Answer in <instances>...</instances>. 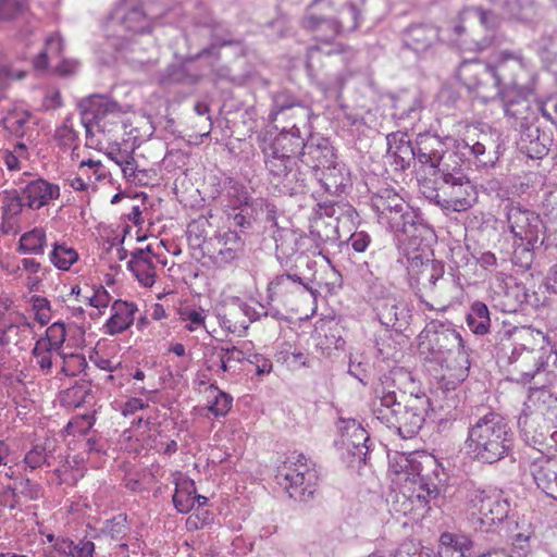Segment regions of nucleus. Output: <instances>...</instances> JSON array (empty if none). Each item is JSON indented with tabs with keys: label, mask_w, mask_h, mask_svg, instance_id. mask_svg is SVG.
<instances>
[{
	"label": "nucleus",
	"mask_w": 557,
	"mask_h": 557,
	"mask_svg": "<svg viewBox=\"0 0 557 557\" xmlns=\"http://www.w3.org/2000/svg\"><path fill=\"white\" fill-rule=\"evenodd\" d=\"M527 76V64L519 51H500L495 66L479 60H465L458 69V77L462 84L483 101L500 95V83L525 99L531 92L522 84Z\"/></svg>",
	"instance_id": "obj_1"
},
{
	"label": "nucleus",
	"mask_w": 557,
	"mask_h": 557,
	"mask_svg": "<svg viewBox=\"0 0 557 557\" xmlns=\"http://www.w3.org/2000/svg\"><path fill=\"white\" fill-rule=\"evenodd\" d=\"M358 17V11L349 0H314L301 20V26L319 42L309 48L308 59L313 60L318 53L344 52V46L332 44V40L344 32L356 29Z\"/></svg>",
	"instance_id": "obj_2"
},
{
	"label": "nucleus",
	"mask_w": 557,
	"mask_h": 557,
	"mask_svg": "<svg viewBox=\"0 0 557 557\" xmlns=\"http://www.w3.org/2000/svg\"><path fill=\"white\" fill-rule=\"evenodd\" d=\"M419 352L426 360L435 361L454 372L458 381L468 376L470 369V350L458 331L433 320L426 324L418 336Z\"/></svg>",
	"instance_id": "obj_3"
},
{
	"label": "nucleus",
	"mask_w": 557,
	"mask_h": 557,
	"mask_svg": "<svg viewBox=\"0 0 557 557\" xmlns=\"http://www.w3.org/2000/svg\"><path fill=\"white\" fill-rule=\"evenodd\" d=\"M512 446V432L505 418L490 411L470 423L466 447L474 460L495 463L504 459Z\"/></svg>",
	"instance_id": "obj_4"
},
{
	"label": "nucleus",
	"mask_w": 557,
	"mask_h": 557,
	"mask_svg": "<svg viewBox=\"0 0 557 557\" xmlns=\"http://www.w3.org/2000/svg\"><path fill=\"white\" fill-rule=\"evenodd\" d=\"M545 381L541 386L529 389L518 426L525 443L532 446L547 442L550 424L557 419V397L548 389Z\"/></svg>",
	"instance_id": "obj_5"
},
{
	"label": "nucleus",
	"mask_w": 557,
	"mask_h": 557,
	"mask_svg": "<svg viewBox=\"0 0 557 557\" xmlns=\"http://www.w3.org/2000/svg\"><path fill=\"white\" fill-rule=\"evenodd\" d=\"M408 261L410 280L416 282L418 286L417 295L428 309L433 310L434 306L422 299L424 294L440 304H446L453 299V292L456 286L451 278L444 276L442 263L433 259H424L418 253L408 257Z\"/></svg>",
	"instance_id": "obj_6"
},
{
	"label": "nucleus",
	"mask_w": 557,
	"mask_h": 557,
	"mask_svg": "<svg viewBox=\"0 0 557 557\" xmlns=\"http://www.w3.org/2000/svg\"><path fill=\"white\" fill-rule=\"evenodd\" d=\"M440 184L435 201L444 210L462 212L476 201V190L463 169V160L457 164L445 163L440 168Z\"/></svg>",
	"instance_id": "obj_7"
},
{
	"label": "nucleus",
	"mask_w": 557,
	"mask_h": 557,
	"mask_svg": "<svg viewBox=\"0 0 557 557\" xmlns=\"http://www.w3.org/2000/svg\"><path fill=\"white\" fill-rule=\"evenodd\" d=\"M79 108L89 147L101 144L98 134L111 133L112 126L122 123V115L125 113L116 101L100 95L82 100Z\"/></svg>",
	"instance_id": "obj_8"
},
{
	"label": "nucleus",
	"mask_w": 557,
	"mask_h": 557,
	"mask_svg": "<svg viewBox=\"0 0 557 557\" xmlns=\"http://www.w3.org/2000/svg\"><path fill=\"white\" fill-rule=\"evenodd\" d=\"M372 207L380 223L385 224L391 231L409 238L421 236L424 225L416 221L417 216L408 203L392 189H383L373 197Z\"/></svg>",
	"instance_id": "obj_9"
},
{
	"label": "nucleus",
	"mask_w": 557,
	"mask_h": 557,
	"mask_svg": "<svg viewBox=\"0 0 557 557\" xmlns=\"http://www.w3.org/2000/svg\"><path fill=\"white\" fill-rule=\"evenodd\" d=\"M275 478L289 497L298 502H308L313 497L319 480L314 465L304 455L287 458L278 467Z\"/></svg>",
	"instance_id": "obj_10"
},
{
	"label": "nucleus",
	"mask_w": 557,
	"mask_h": 557,
	"mask_svg": "<svg viewBox=\"0 0 557 557\" xmlns=\"http://www.w3.org/2000/svg\"><path fill=\"white\" fill-rule=\"evenodd\" d=\"M557 352L553 349L541 351L534 350H522L517 355L513 354L511 360L510 373L512 380L518 383L527 384L532 380H536L535 384L541 383L540 376L546 375V382L552 384L555 380V371L550 370V366H556Z\"/></svg>",
	"instance_id": "obj_11"
},
{
	"label": "nucleus",
	"mask_w": 557,
	"mask_h": 557,
	"mask_svg": "<svg viewBox=\"0 0 557 557\" xmlns=\"http://www.w3.org/2000/svg\"><path fill=\"white\" fill-rule=\"evenodd\" d=\"M506 219L515 238L525 245L522 252L531 260V250L535 248L542 232V220L537 213L522 208L519 203H509L506 207Z\"/></svg>",
	"instance_id": "obj_12"
},
{
	"label": "nucleus",
	"mask_w": 557,
	"mask_h": 557,
	"mask_svg": "<svg viewBox=\"0 0 557 557\" xmlns=\"http://www.w3.org/2000/svg\"><path fill=\"white\" fill-rule=\"evenodd\" d=\"M416 159L434 169L433 175L440 176V168L449 162L457 164L463 159L454 152V138L441 139L437 135L420 134L416 141Z\"/></svg>",
	"instance_id": "obj_13"
},
{
	"label": "nucleus",
	"mask_w": 557,
	"mask_h": 557,
	"mask_svg": "<svg viewBox=\"0 0 557 557\" xmlns=\"http://www.w3.org/2000/svg\"><path fill=\"white\" fill-rule=\"evenodd\" d=\"M311 115L310 107L287 92H280L274 97L270 119L276 127L287 125V129L308 133Z\"/></svg>",
	"instance_id": "obj_14"
},
{
	"label": "nucleus",
	"mask_w": 557,
	"mask_h": 557,
	"mask_svg": "<svg viewBox=\"0 0 557 557\" xmlns=\"http://www.w3.org/2000/svg\"><path fill=\"white\" fill-rule=\"evenodd\" d=\"M471 515L482 531L502 522L509 512V503L497 493L474 490L470 495Z\"/></svg>",
	"instance_id": "obj_15"
},
{
	"label": "nucleus",
	"mask_w": 557,
	"mask_h": 557,
	"mask_svg": "<svg viewBox=\"0 0 557 557\" xmlns=\"http://www.w3.org/2000/svg\"><path fill=\"white\" fill-rule=\"evenodd\" d=\"M108 29L119 38H126V33L149 30L150 22L137 0H122L110 15Z\"/></svg>",
	"instance_id": "obj_16"
},
{
	"label": "nucleus",
	"mask_w": 557,
	"mask_h": 557,
	"mask_svg": "<svg viewBox=\"0 0 557 557\" xmlns=\"http://www.w3.org/2000/svg\"><path fill=\"white\" fill-rule=\"evenodd\" d=\"M396 372L385 375L375 387V396L372 400V412L374 417L387 428L396 424L397 416L403 405L404 393L398 394L394 388Z\"/></svg>",
	"instance_id": "obj_17"
},
{
	"label": "nucleus",
	"mask_w": 557,
	"mask_h": 557,
	"mask_svg": "<svg viewBox=\"0 0 557 557\" xmlns=\"http://www.w3.org/2000/svg\"><path fill=\"white\" fill-rule=\"evenodd\" d=\"M370 293L376 299L374 310L382 325L397 329L408 323L406 305L391 295L381 283L374 282L370 286Z\"/></svg>",
	"instance_id": "obj_18"
},
{
	"label": "nucleus",
	"mask_w": 557,
	"mask_h": 557,
	"mask_svg": "<svg viewBox=\"0 0 557 557\" xmlns=\"http://www.w3.org/2000/svg\"><path fill=\"white\" fill-rule=\"evenodd\" d=\"M8 133L15 137L21 153L34 149L39 136L37 121L28 111L15 109L9 112L2 120Z\"/></svg>",
	"instance_id": "obj_19"
},
{
	"label": "nucleus",
	"mask_w": 557,
	"mask_h": 557,
	"mask_svg": "<svg viewBox=\"0 0 557 557\" xmlns=\"http://www.w3.org/2000/svg\"><path fill=\"white\" fill-rule=\"evenodd\" d=\"M475 16L478 24L472 28L470 35L461 39L459 45L465 50L484 51L496 45L498 21L494 14L482 9L475 10Z\"/></svg>",
	"instance_id": "obj_20"
},
{
	"label": "nucleus",
	"mask_w": 557,
	"mask_h": 557,
	"mask_svg": "<svg viewBox=\"0 0 557 557\" xmlns=\"http://www.w3.org/2000/svg\"><path fill=\"white\" fill-rule=\"evenodd\" d=\"M428 403L426 398L414 397L408 404L401 405L393 429H396L403 438H411L419 433L425 421Z\"/></svg>",
	"instance_id": "obj_21"
},
{
	"label": "nucleus",
	"mask_w": 557,
	"mask_h": 557,
	"mask_svg": "<svg viewBox=\"0 0 557 557\" xmlns=\"http://www.w3.org/2000/svg\"><path fill=\"white\" fill-rule=\"evenodd\" d=\"M212 259L219 267H225L237 260L244 252L245 240L235 231H225L215 236Z\"/></svg>",
	"instance_id": "obj_22"
},
{
	"label": "nucleus",
	"mask_w": 557,
	"mask_h": 557,
	"mask_svg": "<svg viewBox=\"0 0 557 557\" xmlns=\"http://www.w3.org/2000/svg\"><path fill=\"white\" fill-rule=\"evenodd\" d=\"M272 300L277 299L285 304H294L298 298L305 297L310 288L301 277L290 274L277 275L268 286Z\"/></svg>",
	"instance_id": "obj_23"
},
{
	"label": "nucleus",
	"mask_w": 557,
	"mask_h": 557,
	"mask_svg": "<svg viewBox=\"0 0 557 557\" xmlns=\"http://www.w3.org/2000/svg\"><path fill=\"white\" fill-rule=\"evenodd\" d=\"M301 158L304 163L311 165L317 171H322L335 162L334 149L329 139L323 137H311L306 141Z\"/></svg>",
	"instance_id": "obj_24"
},
{
	"label": "nucleus",
	"mask_w": 557,
	"mask_h": 557,
	"mask_svg": "<svg viewBox=\"0 0 557 557\" xmlns=\"http://www.w3.org/2000/svg\"><path fill=\"white\" fill-rule=\"evenodd\" d=\"M25 203L30 209H40L50 200L57 199L60 195V188L42 178H35L28 182L22 188Z\"/></svg>",
	"instance_id": "obj_25"
},
{
	"label": "nucleus",
	"mask_w": 557,
	"mask_h": 557,
	"mask_svg": "<svg viewBox=\"0 0 557 557\" xmlns=\"http://www.w3.org/2000/svg\"><path fill=\"white\" fill-rule=\"evenodd\" d=\"M530 471L537 487L557 500V459L536 460Z\"/></svg>",
	"instance_id": "obj_26"
},
{
	"label": "nucleus",
	"mask_w": 557,
	"mask_h": 557,
	"mask_svg": "<svg viewBox=\"0 0 557 557\" xmlns=\"http://www.w3.org/2000/svg\"><path fill=\"white\" fill-rule=\"evenodd\" d=\"M387 154L393 159L397 169H407L416 159L414 147L411 146L408 134L396 132L387 135Z\"/></svg>",
	"instance_id": "obj_27"
},
{
	"label": "nucleus",
	"mask_w": 557,
	"mask_h": 557,
	"mask_svg": "<svg viewBox=\"0 0 557 557\" xmlns=\"http://www.w3.org/2000/svg\"><path fill=\"white\" fill-rule=\"evenodd\" d=\"M341 430L343 446L354 457L359 460L364 459L369 450L367 446V442L369 441L367 431L356 420L345 422V426H341Z\"/></svg>",
	"instance_id": "obj_28"
},
{
	"label": "nucleus",
	"mask_w": 557,
	"mask_h": 557,
	"mask_svg": "<svg viewBox=\"0 0 557 557\" xmlns=\"http://www.w3.org/2000/svg\"><path fill=\"white\" fill-rule=\"evenodd\" d=\"M33 327L24 314H10L8 322L0 325V346L18 345L33 333Z\"/></svg>",
	"instance_id": "obj_29"
},
{
	"label": "nucleus",
	"mask_w": 557,
	"mask_h": 557,
	"mask_svg": "<svg viewBox=\"0 0 557 557\" xmlns=\"http://www.w3.org/2000/svg\"><path fill=\"white\" fill-rule=\"evenodd\" d=\"M438 39V32L432 25L410 26L404 34V44L417 53L426 51Z\"/></svg>",
	"instance_id": "obj_30"
},
{
	"label": "nucleus",
	"mask_w": 557,
	"mask_h": 557,
	"mask_svg": "<svg viewBox=\"0 0 557 557\" xmlns=\"http://www.w3.org/2000/svg\"><path fill=\"white\" fill-rule=\"evenodd\" d=\"M112 315L106 323V333L119 334L128 329L134 321V313L137 310L132 302L116 300L112 305Z\"/></svg>",
	"instance_id": "obj_31"
},
{
	"label": "nucleus",
	"mask_w": 557,
	"mask_h": 557,
	"mask_svg": "<svg viewBox=\"0 0 557 557\" xmlns=\"http://www.w3.org/2000/svg\"><path fill=\"white\" fill-rule=\"evenodd\" d=\"M409 483L412 487L405 485L404 488H407L413 503H417L420 507H425L430 503L435 502L441 494L438 486L422 473L413 478Z\"/></svg>",
	"instance_id": "obj_32"
},
{
	"label": "nucleus",
	"mask_w": 557,
	"mask_h": 557,
	"mask_svg": "<svg viewBox=\"0 0 557 557\" xmlns=\"http://www.w3.org/2000/svg\"><path fill=\"white\" fill-rule=\"evenodd\" d=\"M472 542L462 534L445 532L440 537L441 557H467L471 553Z\"/></svg>",
	"instance_id": "obj_33"
},
{
	"label": "nucleus",
	"mask_w": 557,
	"mask_h": 557,
	"mask_svg": "<svg viewBox=\"0 0 557 557\" xmlns=\"http://www.w3.org/2000/svg\"><path fill=\"white\" fill-rule=\"evenodd\" d=\"M487 136L482 135L480 139L474 140L468 136L465 139H454V152L466 160L467 154H472L482 165L492 164L493 160L484 157L486 151Z\"/></svg>",
	"instance_id": "obj_34"
},
{
	"label": "nucleus",
	"mask_w": 557,
	"mask_h": 557,
	"mask_svg": "<svg viewBox=\"0 0 557 557\" xmlns=\"http://www.w3.org/2000/svg\"><path fill=\"white\" fill-rule=\"evenodd\" d=\"M282 152L286 153L295 160V157L304 151L306 143L302 137V132L295 129H287V125H283L281 133L272 140Z\"/></svg>",
	"instance_id": "obj_35"
},
{
	"label": "nucleus",
	"mask_w": 557,
	"mask_h": 557,
	"mask_svg": "<svg viewBox=\"0 0 557 557\" xmlns=\"http://www.w3.org/2000/svg\"><path fill=\"white\" fill-rule=\"evenodd\" d=\"M466 321L472 333L476 335L486 334L491 326V318L487 306L481 301L473 302L467 314Z\"/></svg>",
	"instance_id": "obj_36"
},
{
	"label": "nucleus",
	"mask_w": 557,
	"mask_h": 557,
	"mask_svg": "<svg viewBox=\"0 0 557 557\" xmlns=\"http://www.w3.org/2000/svg\"><path fill=\"white\" fill-rule=\"evenodd\" d=\"M267 170L269 173L277 180V183H284L285 186L292 187V183L297 178V173L294 171L296 164L292 157L281 158L277 161H269Z\"/></svg>",
	"instance_id": "obj_37"
},
{
	"label": "nucleus",
	"mask_w": 557,
	"mask_h": 557,
	"mask_svg": "<svg viewBox=\"0 0 557 557\" xmlns=\"http://www.w3.org/2000/svg\"><path fill=\"white\" fill-rule=\"evenodd\" d=\"M46 247V232L35 227L20 237L17 250L26 255H44Z\"/></svg>",
	"instance_id": "obj_38"
},
{
	"label": "nucleus",
	"mask_w": 557,
	"mask_h": 557,
	"mask_svg": "<svg viewBox=\"0 0 557 557\" xmlns=\"http://www.w3.org/2000/svg\"><path fill=\"white\" fill-rule=\"evenodd\" d=\"M196 487L194 481L184 480L176 484L173 504L180 512H188L195 505Z\"/></svg>",
	"instance_id": "obj_39"
},
{
	"label": "nucleus",
	"mask_w": 557,
	"mask_h": 557,
	"mask_svg": "<svg viewBox=\"0 0 557 557\" xmlns=\"http://www.w3.org/2000/svg\"><path fill=\"white\" fill-rule=\"evenodd\" d=\"M49 259L59 270L67 271L78 260V253L65 244H54Z\"/></svg>",
	"instance_id": "obj_40"
},
{
	"label": "nucleus",
	"mask_w": 557,
	"mask_h": 557,
	"mask_svg": "<svg viewBox=\"0 0 557 557\" xmlns=\"http://www.w3.org/2000/svg\"><path fill=\"white\" fill-rule=\"evenodd\" d=\"M394 472L398 475L399 481L411 482L413 478L419 475L423 468L421 462L406 455H400L392 465Z\"/></svg>",
	"instance_id": "obj_41"
},
{
	"label": "nucleus",
	"mask_w": 557,
	"mask_h": 557,
	"mask_svg": "<svg viewBox=\"0 0 557 557\" xmlns=\"http://www.w3.org/2000/svg\"><path fill=\"white\" fill-rule=\"evenodd\" d=\"M52 442L48 441L45 444H36L25 456L24 462L32 470L42 467L44 465L51 466L52 457Z\"/></svg>",
	"instance_id": "obj_42"
},
{
	"label": "nucleus",
	"mask_w": 557,
	"mask_h": 557,
	"mask_svg": "<svg viewBox=\"0 0 557 557\" xmlns=\"http://www.w3.org/2000/svg\"><path fill=\"white\" fill-rule=\"evenodd\" d=\"M388 510L392 515L406 516L413 510L414 503L410 495L404 492L393 491L388 494Z\"/></svg>",
	"instance_id": "obj_43"
},
{
	"label": "nucleus",
	"mask_w": 557,
	"mask_h": 557,
	"mask_svg": "<svg viewBox=\"0 0 557 557\" xmlns=\"http://www.w3.org/2000/svg\"><path fill=\"white\" fill-rule=\"evenodd\" d=\"M63 49L62 39L58 35H52L46 40V48L41 51L34 60V66L37 70H46L48 65V59L53 57H60Z\"/></svg>",
	"instance_id": "obj_44"
},
{
	"label": "nucleus",
	"mask_w": 557,
	"mask_h": 557,
	"mask_svg": "<svg viewBox=\"0 0 557 557\" xmlns=\"http://www.w3.org/2000/svg\"><path fill=\"white\" fill-rule=\"evenodd\" d=\"M128 267L137 280L146 287L154 284L156 268L151 261H128Z\"/></svg>",
	"instance_id": "obj_45"
},
{
	"label": "nucleus",
	"mask_w": 557,
	"mask_h": 557,
	"mask_svg": "<svg viewBox=\"0 0 557 557\" xmlns=\"http://www.w3.org/2000/svg\"><path fill=\"white\" fill-rule=\"evenodd\" d=\"M320 182L326 191H337L341 186L344 185V174L341 168H337L336 163L321 171Z\"/></svg>",
	"instance_id": "obj_46"
},
{
	"label": "nucleus",
	"mask_w": 557,
	"mask_h": 557,
	"mask_svg": "<svg viewBox=\"0 0 557 557\" xmlns=\"http://www.w3.org/2000/svg\"><path fill=\"white\" fill-rule=\"evenodd\" d=\"M52 351L54 350L47 347L46 342H36L32 352L36 364L46 374L52 369Z\"/></svg>",
	"instance_id": "obj_47"
},
{
	"label": "nucleus",
	"mask_w": 557,
	"mask_h": 557,
	"mask_svg": "<svg viewBox=\"0 0 557 557\" xmlns=\"http://www.w3.org/2000/svg\"><path fill=\"white\" fill-rule=\"evenodd\" d=\"M65 327L62 323H53L46 330V337L37 342H46V346L54 351L59 350L65 341Z\"/></svg>",
	"instance_id": "obj_48"
},
{
	"label": "nucleus",
	"mask_w": 557,
	"mask_h": 557,
	"mask_svg": "<svg viewBox=\"0 0 557 557\" xmlns=\"http://www.w3.org/2000/svg\"><path fill=\"white\" fill-rule=\"evenodd\" d=\"M26 8V0H0V18L8 21L16 18Z\"/></svg>",
	"instance_id": "obj_49"
},
{
	"label": "nucleus",
	"mask_w": 557,
	"mask_h": 557,
	"mask_svg": "<svg viewBox=\"0 0 557 557\" xmlns=\"http://www.w3.org/2000/svg\"><path fill=\"white\" fill-rule=\"evenodd\" d=\"M23 206H26L23 195H18L16 191L7 194L2 206L3 215L7 218H13L22 212Z\"/></svg>",
	"instance_id": "obj_50"
},
{
	"label": "nucleus",
	"mask_w": 557,
	"mask_h": 557,
	"mask_svg": "<svg viewBox=\"0 0 557 557\" xmlns=\"http://www.w3.org/2000/svg\"><path fill=\"white\" fill-rule=\"evenodd\" d=\"M180 319L186 322L185 329L193 332L205 325L206 315L202 310L185 308L180 311Z\"/></svg>",
	"instance_id": "obj_51"
},
{
	"label": "nucleus",
	"mask_w": 557,
	"mask_h": 557,
	"mask_svg": "<svg viewBox=\"0 0 557 557\" xmlns=\"http://www.w3.org/2000/svg\"><path fill=\"white\" fill-rule=\"evenodd\" d=\"M345 83L346 76L343 73H339L333 76H327L324 81L320 82L319 85L326 96L338 97Z\"/></svg>",
	"instance_id": "obj_52"
},
{
	"label": "nucleus",
	"mask_w": 557,
	"mask_h": 557,
	"mask_svg": "<svg viewBox=\"0 0 557 557\" xmlns=\"http://www.w3.org/2000/svg\"><path fill=\"white\" fill-rule=\"evenodd\" d=\"M32 307L36 313V320L45 325L50 321V302L47 298L41 296L32 297Z\"/></svg>",
	"instance_id": "obj_53"
},
{
	"label": "nucleus",
	"mask_w": 557,
	"mask_h": 557,
	"mask_svg": "<svg viewBox=\"0 0 557 557\" xmlns=\"http://www.w3.org/2000/svg\"><path fill=\"white\" fill-rule=\"evenodd\" d=\"M85 366V358L78 354H71L63 358L62 372L67 376H74Z\"/></svg>",
	"instance_id": "obj_54"
},
{
	"label": "nucleus",
	"mask_w": 557,
	"mask_h": 557,
	"mask_svg": "<svg viewBox=\"0 0 557 557\" xmlns=\"http://www.w3.org/2000/svg\"><path fill=\"white\" fill-rule=\"evenodd\" d=\"M27 159L28 150H25L24 153H21L18 144H14V149L12 151L5 150L3 152V162L10 171L18 170L21 161Z\"/></svg>",
	"instance_id": "obj_55"
},
{
	"label": "nucleus",
	"mask_w": 557,
	"mask_h": 557,
	"mask_svg": "<svg viewBox=\"0 0 557 557\" xmlns=\"http://www.w3.org/2000/svg\"><path fill=\"white\" fill-rule=\"evenodd\" d=\"M232 400L230 395L220 391L209 409L216 417L224 416L231 409Z\"/></svg>",
	"instance_id": "obj_56"
},
{
	"label": "nucleus",
	"mask_w": 557,
	"mask_h": 557,
	"mask_svg": "<svg viewBox=\"0 0 557 557\" xmlns=\"http://www.w3.org/2000/svg\"><path fill=\"white\" fill-rule=\"evenodd\" d=\"M25 76V72L21 70H14L8 64L0 65V90L4 89L11 81L22 79Z\"/></svg>",
	"instance_id": "obj_57"
},
{
	"label": "nucleus",
	"mask_w": 557,
	"mask_h": 557,
	"mask_svg": "<svg viewBox=\"0 0 557 557\" xmlns=\"http://www.w3.org/2000/svg\"><path fill=\"white\" fill-rule=\"evenodd\" d=\"M220 352L225 356L226 361H230V363L243 362L244 360L248 361V359H250V355L237 346L222 347Z\"/></svg>",
	"instance_id": "obj_58"
},
{
	"label": "nucleus",
	"mask_w": 557,
	"mask_h": 557,
	"mask_svg": "<svg viewBox=\"0 0 557 557\" xmlns=\"http://www.w3.org/2000/svg\"><path fill=\"white\" fill-rule=\"evenodd\" d=\"M371 238L366 232H356L349 238V244L356 252H363L369 247Z\"/></svg>",
	"instance_id": "obj_59"
},
{
	"label": "nucleus",
	"mask_w": 557,
	"mask_h": 557,
	"mask_svg": "<svg viewBox=\"0 0 557 557\" xmlns=\"http://www.w3.org/2000/svg\"><path fill=\"white\" fill-rule=\"evenodd\" d=\"M85 168L92 171V175H90L92 183L106 177L104 168L100 161H94L91 159L84 160L81 162L79 169L81 171H84Z\"/></svg>",
	"instance_id": "obj_60"
},
{
	"label": "nucleus",
	"mask_w": 557,
	"mask_h": 557,
	"mask_svg": "<svg viewBox=\"0 0 557 557\" xmlns=\"http://www.w3.org/2000/svg\"><path fill=\"white\" fill-rule=\"evenodd\" d=\"M262 153L265 166L270 164V160L277 161L281 158L288 157L286 153L282 152V150L272 140L262 147Z\"/></svg>",
	"instance_id": "obj_61"
},
{
	"label": "nucleus",
	"mask_w": 557,
	"mask_h": 557,
	"mask_svg": "<svg viewBox=\"0 0 557 557\" xmlns=\"http://www.w3.org/2000/svg\"><path fill=\"white\" fill-rule=\"evenodd\" d=\"M21 265L23 271L27 273V275H39L47 274L48 269L44 268L38 261L33 258H23L21 260Z\"/></svg>",
	"instance_id": "obj_62"
},
{
	"label": "nucleus",
	"mask_w": 557,
	"mask_h": 557,
	"mask_svg": "<svg viewBox=\"0 0 557 557\" xmlns=\"http://www.w3.org/2000/svg\"><path fill=\"white\" fill-rule=\"evenodd\" d=\"M344 345V341L341 337L332 335V339L325 336V341L321 339L317 346L322 350L323 355L331 356L333 349H339Z\"/></svg>",
	"instance_id": "obj_63"
},
{
	"label": "nucleus",
	"mask_w": 557,
	"mask_h": 557,
	"mask_svg": "<svg viewBox=\"0 0 557 557\" xmlns=\"http://www.w3.org/2000/svg\"><path fill=\"white\" fill-rule=\"evenodd\" d=\"M248 362L256 366L258 374L270 373L272 369V362L258 354L250 355V359H248Z\"/></svg>",
	"instance_id": "obj_64"
}]
</instances>
